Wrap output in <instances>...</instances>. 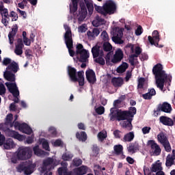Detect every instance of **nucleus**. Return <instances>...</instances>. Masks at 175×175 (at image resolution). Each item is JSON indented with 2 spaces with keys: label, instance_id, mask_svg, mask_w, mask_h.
I'll list each match as a JSON object with an SVG mask.
<instances>
[{
  "label": "nucleus",
  "instance_id": "1",
  "mask_svg": "<svg viewBox=\"0 0 175 175\" xmlns=\"http://www.w3.org/2000/svg\"><path fill=\"white\" fill-rule=\"evenodd\" d=\"M152 73L155 76L157 88L161 90H163L165 79H167V75L163 70V66L160 63L154 65L152 68Z\"/></svg>",
  "mask_w": 175,
  "mask_h": 175
},
{
  "label": "nucleus",
  "instance_id": "2",
  "mask_svg": "<svg viewBox=\"0 0 175 175\" xmlns=\"http://www.w3.org/2000/svg\"><path fill=\"white\" fill-rule=\"evenodd\" d=\"M84 3L80 4L81 9L77 14V19L79 23H81L85 20L87 15L92 16L94 13V1L92 0H83ZM87 9L88 12L87 11Z\"/></svg>",
  "mask_w": 175,
  "mask_h": 175
},
{
  "label": "nucleus",
  "instance_id": "3",
  "mask_svg": "<svg viewBox=\"0 0 175 175\" xmlns=\"http://www.w3.org/2000/svg\"><path fill=\"white\" fill-rule=\"evenodd\" d=\"M95 10L103 14L105 17L107 16V14H114L116 13V10H117V5L116 3L111 0L107 1L103 7L95 5H94Z\"/></svg>",
  "mask_w": 175,
  "mask_h": 175
},
{
  "label": "nucleus",
  "instance_id": "4",
  "mask_svg": "<svg viewBox=\"0 0 175 175\" xmlns=\"http://www.w3.org/2000/svg\"><path fill=\"white\" fill-rule=\"evenodd\" d=\"M67 72L71 81L78 82L81 87L84 85V71L81 70L77 72V70L75 67L68 66Z\"/></svg>",
  "mask_w": 175,
  "mask_h": 175
},
{
  "label": "nucleus",
  "instance_id": "5",
  "mask_svg": "<svg viewBox=\"0 0 175 175\" xmlns=\"http://www.w3.org/2000/svg\"><path fill=\"white\" fill-rule=\"evenodd\" d=\"M64 28L66 31L64 34V40L66 47L68 50V53L70 57H75L76 55V51L73 49V38H72V30L68 25H64Z\"/></svg>",
  "mask_w": 175,
  "mask_h": 175
},
{
  "label": "nucleus",
  "instance_id": "6",
  "mask_svg": "<svg viewBox=\"0 0 175 175\" xmlns=\"http://www.w3.org/2000/svg\"><path fill=\"white\" fill-rule=\"evenodd\" d=\"M137 113L136 107H131L129 111H122L120 109L116 113V118L118 121H125L127 120H131L135 117V114Z\"/></svg>",
  "mask_w": 175,
  "mask_h": 175
},
{
  "label": "nucleus",
  "instance_id": "7",
  "mask_svg": "<svg viewBox=\"0 0 175 175\" xmlns=\"http://www.w3.org/2000/svg\"><path fill=\"white\" fill-rule=\"evenodd\" d=\"M35 167H36V164L32 163L30 161H26L19 164L16 169L18 173H23L24 172L25 175H31L35 172Z\"/></svg>",
  "mask_w": 175,
  "mask_h": 175
},
{
  "label": "nucleus",
  "instance_id": "8",
  "mask_svg": "<svg viewBox=\"0 0 175 175\" xmlns=\"http://www.w3.org/2000/svg\"><path fill=\"white\" fill-rule=\"evenodd\" d=\"M16 157L20 161H26L32 157V150L29 147H20L18 149Z\"/></svg>",
  "mask_w": 175,
  "mask_h": 175
},
{
  "label": "nucleus",
  "instance_id": "9",
  "mask_svg": "<svg viewBox=\"0 0 175 175\" xmlns=\"http://www.w3.org/2000/svg\"><path fill=\"white\" fill-rule=\"evenodd\" d=\"M162 170H163L162 163L156 162L153 163L150 170L148 167L144 166V175H155L153 173H158V172H162Z\"/></svg>",
  "mask_w": 175,
  "mask_h": 175
},
{
  "label": "nucleus",
  "instance_id": "10",
  "mask_svg": "<svg viewBox=\"0 0 175 175\" xmlns=\"http://www.w3.org/2000/svg\"><path fill=\"white\" fill-rule=\"evenodd\" d=\"M152 37L149 36L148 37V40L150 44L155 46L156 47H159L162 49L163 47V45H159V32L158 30H154L152 33Z\"/></svg>",
  "mask_w": 175,
  "mask_h": 175
},
{
  "label": "nucleus",
  "instance_id": "11",
  "mask_svg": "<svg viewBox=\"0 0 175 175\" xmlns=\"http://www.w3.org/2000/svg\"><path fill=\"white\" fill-rule=\"evenodd\" d=\"M172 105L167 102L163 103V104H159L156 110H154L155 116H158L161 111L163 113H172Z\"/></svg>",
  "mask_w": 175,
  "mask_h": 175
},
{
  "label": "nucleus",
  "instance_id": "12",
  "mask_svg": "<svg viewBox=\"0 0 175 175\" xmlns=\"http://www.w3.org/2000/svg\"><path fill=\"white\" fill-rule=\"evenodd\" d=\"M15 129H18V131L23 132V133H26V135H31L32 133V129H31L27 123H20L18 122H14Z\"/></svg>",
  "mask_w": 175,
  "mask_h": 175
},
{
  "label": "nucleus",
  "instance_id": "13",
  "mask_svg": "<svg viewBox=\"0 0 175 175\" xmlns=\"http://www.w3.org/2000/svg\"><path fill=\"white\" fill-rule=\"evenodd\" d=\"M124 33L122 31L118 28H116L113 32V36L112 37V40L116 43V44H124V40L121 39Z\"/></svg>",
  "mask_w": 175,
  "mask_h": 175
},
{
  "label": "nucleus",
  "instance_id": "14",
  "mask_svg": "<svg viewBox=\"0 0 175 175\" xmlns=\"http://www.w3.org/2000/svg\"><path fill=\"white\" fill-rule=\"evenodd\" d=\"M5 85L14 98H18L20 96V91H18V88H17L16 83L6 82Z\"/></svg>",
  "mask_w": 175,
  "mask_h": 175
},
{
  "label": "nucleus",
  "instance_id": "15",
  "mask_svg": "<svg viewBox=\"0 0 175 175\" xmlns=\"http://www.w3.org/2000/svg\"><path fill=\"white\" fill-rule=\"evenodd\" d=\"M148 146H150L151 150H152V155L154 157H158L159 155H161V152L162 151V149H161V147L154 140H149L148 141Z\"/></svg>",
  "mask_w": 175,
  "mask_h": 175
},
{
  "label": "nucleus",
  "instance_id": "16",
  "mask_svg": "<svg viewBox=\"0 0 175 175\" xmlns=\"http://www.w3.org/2000/svg\"><path fill=\"white\" fill-rule=\"evenodd\" d=\"M5 132L7 136H9L10 137H13L14 139H16L17 140H19V142H23L24 139L23 135H20L18 132L16 131H12L9 128H7L5 130Z\"/></svg>",
  "mask_w": 175,
  "mask_h": 175
},
{
  "label": "nucleus",
  "instance_id": "17",
  "mask_svg": "<svg viewBox=\"0 0 175 175\" xmlns=\"http://www.w3.org/2000/svg\"><path fill=\"white\" fill-rule=\"evenodd\" d=\"M123 58L124 52H122L121 49H118L115 51V54L113 55V57L111 59V62H113V64H118V62H121V61H122Z\"/></svg>",
  "mask_w": 175,
  "mask_h": 175
},
{
  "label": "nucleus",
  "instance_id": "18",
  "mask_svg": "<svg viewBox=\"0 0 175 175\" xmlns=\"http://www.w3.org/2000/svg\"><path fill=\"white\" fill-rule=\"evenodd\" d=\"M142 51H143L142 48H140V46H137L135 49V53L129 56V62L131 66H135V58H137V57L142 54Z\"/></svg>",
  "mask_w": 175,
  "mask_h": 175
},
{
  "label": "nucleus",
  "instance_id": "19",
  "mask_svg": "<svg viewBox=\"0 0 175 175\" xmlns=\"http://www.w3.org/2000/svg\"><path fill=\"white\" fill-rule=\"evenodd\" d=\"M23 49H24V43L23 39L18 38L17 44L15 46L14 53L16 55H22Z\"/></svg>",
  "mask_w": 175,
  "mask_h": 175
},
{
  "label": "nucleus",
  "instance_id": "20",
  "mask_svg": "<svg viewBox=\"0 0 175 175\" xmlns=\"http://www.w3.org/2000/svg\"><path fill=\"white\" fill-rule=\"evenodd\" d=\"M86 79L90 84H94L96 81V75L93 70H88L85 72Z\"/></svg>",
  "mask_w": 175,
  "mask_h": 175
},
{
  "label": "nucleus",
  "instance_id": "21",
  "mask_svg": "<svg viewBox=\"0 0 175 175\" xmlns=\"http://www.w3.org/2000/svg\"><path fill=\"white\" fill-rule=\"evenodd\" d=\"M1 15L2 17L1 23L3 24L5 27H8V24L9 23V21H10V14H9V10L8 8L4 10L3 12H1Z\"/></svg>",
  "mask_w": 175,
  "mask_h": 175
},
{
  "label": "nucleus",
  "instance_id": "22",
  "mask_svg": "<svg viewBox=\"0 0 175 175\" xmlns=\"http://www.w3.org/2000/svg\"><path fill=\"white\" fill-rule=\"evenodd\" d=\"M18 31V27L17 26V25H15L12 29V31L9 32L8 39L11 44H13L14 42V36H16V35L17 34Z\"/></svg>",
  "mask_w": 175,
  "mask_h": 175
},
{
  "label": "nucleus",
  "instance_id": "23",
  "mask_svg": "<svg viewBox=\"0 0 175 175\" xmlns=\"http://www.w3.org/2000/svg\"><path fill=\"white\" fill-rule=\"evenodd\" d=\"M160 122H161V124L163 125H167V126H173V125H174V122H173V120L166 116H161Z\"/></svg>",
  "mask_w": 175,
  "mask_h": 175
},
{
  "label": "nucleus",
  "instance_id": "24",
  "mask_svg": "<svg viewBox=\"0 0 175 175\" xmlns=\"http://www.w3.org/2000/svg\"><path fill=\"white\" fill-rule=\"evenodd\" d=\"M79 55H80V57H77V59H79V62H87V59L90 58V52L85 49Z\"/></svg>",
  "mask_w": 175,
  "mask_h": 175
},
{
  "label": "nucleus",
  "instance_id": "25",
  "mask_svg": "<svg viewBox=\"0 0 175 175\" xmlns=\"http://www.w3.org/2000/svg\"><path fill=\"white\" fill-rule=\"evenodd\" d=\"M128 152H131L132 154H135L136 151H139L140 150V146H139V143L137 142H133L131 143L127 148Z\"/></svg>",
  "mask_w": 175,
  "mask_h": 175
},
{
  "label": "nucleus",
  "instance_id": "26",
  "mask_svg": "<svg viewBox=\"0 0 175 175\" xmlns=\"http://www.w3.org/2000/svg\"><path fill=\"white\" fill-rule=\"evenodd\" d=\"M111 83L116 88L122 87L124 84V79L122 77H113L111 79Z\"/></svg>",
  "mask_w": 175,
  "mask_h": 175
},
{
  "label": "nucleus",
  "instance_id": "27",
  "mask_svg": "<svg viewBox=\"0 0 175 175\" xmlns=\"http://www.w3.org/2000/svg\"><path fill=\"white\" fill-rule=\"evenodd\" d=\"M132 121H133V118L123 121V122L122 123V128H123V129H126V131H132V129H133V126L132 125Z\"/></svg>",
  "mask_w": 175,
  "mask_h": 175
},
{
  "label": "nucleus",
  "instance_id": "28",
  "mask_svg": "<svg viewBox=\"0 0 175 175\" xmlns=\"http://www.w3.org/2000/svg\"><path fill=\"white\" fill-rule=\"evenodd\" d=\"M80 0H71L72 3L70 4V12L72 13V14H75L77 12V9H79V1Z\"/></svg>",
  "mask_w": 175,
  "mask_h": 175
},
{
  "label": "nucleus",
  "instance_id": "29",
  "mask_svg": "<svg viewBox=\"0 0 175 175\" xmlns=\"http://www.w3.org/2000/svg\"><path fill=\"white\" fill-rule=\"evenodd\" d=\"M75 175H84L87 174L88 168L87 166L82 165L78 168L73 170Z\"/></svg>",
  "mask_w": 175,
  "mask_h": 175
},
{
  "label": "nucleus",
  "instance_id": "30",
  "mask_svg": "<svg viewBox=\"0 0 175 175\" xmlns=\"http://www.w3.org/2000/svg\"><path fill=\"white\" fill-rule=\"evenodd\" d=\"M4 78L5 80L10 81L11 83L16 81V75L11 71H5L4 72Z\"/></svg>",
  "mask_w": 175,
  "mask_h": 175
},
{
  "label": "nucleus",
  "instance_id": "31",
  "mask_svg": "<svg viewBox=\"0 0 175 175\" xmlns=\"http://www.w3.org/2000/svg\"><path fill=\"white\" fill-rule=\"evenodd\" d=\"M3 146L5 150H10V148L14 147V142L12 138H8L4 142Z\"/></svg>",
  "mask_w": 175,
  "mask_h": 175
},
{
  "label": "nucleus",
  "instance_id": "32",
  "mask_svg": "<svg viewBox=\"0 0 175 175\" xmlns=\"http://www.w3.org/2000/svg\"><path fill=\"white\" fill-rule=\"evenodd\" d=\"M157 140L159 143H161V144H163L166 142H169L167 136L163 132H161L157 135Z\"/></svg>",
  "mask_w": 175,
  "mask_h": 175
},
{
  "label": "nucleus",
  "instance_id": "33",
  "mask_svg": "<svg viewBox=\"0 0 175 175\" xmlns=\"http://www.w3.org/2000/svg\"><path fill=\"white\" fill-rule=\"evenodd\" d=\"M12 121H13V114L9 113L5 118V125H8L10 128H13L16 121H14L13 122Z\"/></svg>",
  "mask_w": 175,
  "mask_h": 175
},
{
  "label": "nucleus",
  "instance_id": "34",
  "mask_svg": "<svg viewBox=\"0 0 175 175\" xmlns=\"http://www.w3.org/2000/svg\"><path fill=\"white\" fill-rule=\"evenodd\" d=\"M6 69L7 70H12L14 73H17L18 71V64L16 62H13L8 65Z\"/></svg>",
  "mask_w": 175,
  "mask_h": 175
},
{
  "label": "nucleus",
  "instance_id": "35",
  "mask_svg": "<svg viewBox=\"0 0 175 175\" xmlns=\"http://www.w3.org/2000/svg\"><path fill=\"white\" fill-rule=\"evenodd\" d=\"M100 33V31H99V29L98 28H94L92 31H88L87 32V35L89 38H96Z\"/></svg>",
  "mask_w": 175,
  "mask_h": 175
},
{
  "label": "nucleus",
  "instance_id": "36",
  "mask_svg": "<svg viewBox=\"0 0 175 175\" xmlns=\"http://www.w3.org/2000/svg\"><path fill=\"white\" fill-rule=\"evenodd\" d=\"M33 151L35 155H37V157H43V155H46V152L39 148V146H34L33 148Z\"/></svg>",
  "mask_w": 175,
  "mask_h": 175
},
{
  "label": "nucleus",
  "instance_id": "37",
  "mask_svg": "<svg viewBox=\"0 0 175 175\" xmlns=\"http://www.w3.org/2000/svg\"><path fill=\"white\" fill-rule=\"evenodd\" d=\"M76 137L79 142H85L87 140V133L85 131H81V133L77 132L76 133Z\"/></svg>",
  "mask_w": 175,
  "mask_h": 175
},
{
  "label": "nucleus",
  "instance_id": "38",
  "mask_svg": "<svg viewBox=\"0 0 175 175\" xmlns=\"http://www.w3.org/2000/svg\"><path fill=\"white\" fill-rule=\"evenodd\" d=\"M113 151L115 155H120V154H122L124 151V147L121 144L115 145L113 146Z\"/></svg>",
  "mask_w": 175,
  "mask_h": 175
},
{
  "label": "nucleus",
  "instance_id": "39",
  "mask_svg": "<svg viewBox=\"0 0 175 175\" xmlns=\"http://www.w3.org/2000/svg\"><path fill=\"white\" fill-rule=\"evenodd\" d=\"M100 51V46H94L92 48V54L93 58H98L99 57V53Z\"/></svg>",
  "mask_w": 175,
  "mask_h": 175
},
{
  "label": "nucleus",
  "instance_id": "40",
  "mask_svg": "<svg viewBox=\"0 0 175 175\" xmlns=\"http://www.w3.org/2000/svg\"><path fill=\"white\" fill-rule=\"evenodd\" d=\"M135 139V134L133 132H130L129 133H126L124 137H123V142H132Z\"/></svg>",
  "mask_w": 175,
  "mask_h": 175
},
{
  "label": "nucleus",
  "instance_id": "41",
  "mask_svg": "<svg viewBox=\"0 0 175 175\" xmlns=\"http://www.w3.org/2000/svg\"><path fill=\"white\" fill-rule=\"evenodd\" d=\"M174 159L170 157V154H168L166 157L165 166L167 167H172L174 165Z\"/></svg>",
  "mask_w": 175,
  "mask_h": 175
},
{
  "label": "nucleus",
  "instance_id": "42",
  "mask_svg": "<svg viewBox=\"0 0 175 175\" xmlns=\"http://www.w3.org/2000/svg\"><path fill=\"white\" fill-rule=\"evenodd\" d=\"M92 24L94 27H99V25H103V24H105V19L97 16L96 21H93Z\"/></svg>",
  "mask_w": 175,
  "mask_h": 175
},
{
  "label": "nucleus",
  "instance_id": "43",
  "mask_svg": "<svg viewBox=\"0 0 175 175\" xmlns=\"http://www.w3.org/2000/svg\"><path fill=\"white\" fill-rule=\"evenodd\" d=\"M128 63L124 62L122 65H120L118 68H117V72L118 73H124L126 69H128Z\"/></svg>",
  "mask_w": 175,
  "mask_h": 175
},
{
  "label": "nucleus",
  "instance_id": "44",
  "mask_svg": "<svg viewBox=\"0 0 175 175\" xmlns=\"http://www.w3.org/2000/svg\"><path fill=\"white\" fill-rule=\"evenodd\" d=\"M72 158H73V154L69 152H64L62 156V159L64 161H71Z\"/></svg>",
  "mask_w": 175,
  "mask_h": 175
},
{
  "label": "nucleus",
  "instance_id": "45",
  "mask_svg": "<svg viewBox=\"0 0 175 175\" xmlns=\"http://www.w3.org/2000/svg\"><path fill=\"white\" fill-rule=\"evenodd\" d=\"M97 137L99 142H103L106 137H107V133H104L103 131H100L98 133Z\"/></svg>",
  "mask_w": 175,
  "mask_h": 175
},
{
  "label": "nucleus",
  "instance_id": "46",
  "mask_svg": "<svg viewBox=\"0 0 175 175\" xmlns=\"http://www.w3.org/2000/svg\"><path fill=\"white\" fill-rule=\"evenodd\" d=\"M84 50V46L81 44H77L76 46L75 54L76 55H79Z\"/></svg>",
  "mask_w": 175,
  "mask_h": 175
},
{
  "label": "nucleus",
  "instance_id": "47",
  "mask_svg": "<svg viewBox=\"0 0 175 175\" xmlns=\"http://www.w3.org/2000/svg\"><path fill=\"white\" fill-rule=\"evenodd\" d=\"M103 47L104 51H111V49H113L111 44L109 43V42H104Z\"/></svg>",
  "mask_w": 175,
  "mask_h": 175
},
{
  "label": "nucleus",
  "instance_id": "48",
  "mask_svg": "<svg viewBox=\"0 0 175 175\" xmlns=\"http://www.w3.org/2000/svg\"><path fill=\"white\" fill-rule=\"evenodd\" d=\"M144 83H146L145 78L141 77L138 79V85H137L138 90L143 89V87H144Z\"/></svg>",
  "mask_w": 175,
  "mask_h": 175
},
{
  "label": "nucleus",
  "instance_id": "49",
  "mask_svg": "<svg viewBox=\"0 0 175 175\" xmlns=\"http://www.w3.org/2000/svg\"><path fill=\"white\" fill-rule=\"evenodd\" d=\"M42 146L44 150H46V151H50V146L49 144V142L47 141V139H42Z\"/></svg>",
  "mask_w": 175,
  "mask_h": 175
},
{
  "label": "nucleus",
  "instance_id": "50",
  "mask_svg": "<svg viewBox=\"0 0 175 175\" xmlns=\"http://www.w3.org/2000/svg\"><path fill=\"white\" fill-rule=\"evenodd\" d=\"M161 144L164 147L166 152H170V151H172V146H170V142H169V141H167L166 142H164V144Z\"/></svg>",
  "mask_w": 175,
  "mask_h": 175
},
{
  "label": "nucleus",
  "instance_id": "51",
  "mask_svg": "<svg viewBox=\"0 0 175 175\" xmlns=\"http://www.w3.org/2000/svg\"><path fill=\"white\" fill-rule=\"evenodd\" d=\"M83 163V161L81 159L75 158L72 160V165L73 166H80Z\"/></svg>",
  "mask_w": 175,
  "mask_h": 175
},
{
  "label": "nucleus",
  "instance_id": "52",
  "mask_svg": "<svg viewBox=\"0 0 175 175\" xmlns=\"http://www.w3.org/2000/svg\"><path fill=\"white\" fill-rule=\"evenodd\" d=\"M87 29H88V28L87 27V25L85 24H83L78 27L79 32H81V33L85 32Z\"/></svg>",
  "mask_w": 175,
  "mask_h": 175
},
{
  "label": "nucleus",
  "instance_id": "53",
  "mask_svg": "<svg viewBox=\"0 0 175 175\" xmlns=\"http://www.w3.org/2000/svg\"><path fill=\"white\" fill-rule=\"evenodd\" d=\"M94 62H96V64H99V65H105V59L102 57H98L94 59Z\"/></svg>",
  "mask_w": 175,
  "mask_h": 175
},
{
  "label": "nucleus",
  "instance_id": "54",
  "mask_svg": "<svg viewBox=\"0 0 175 175\" xmlns=\"http://www.w3.org/2000/svg\"><path fill=\"white\" fill-rule=\"evenodd\" d=\"M101 38L103 39L104 42H109V34H107L106 31L102 32Z\"/></svg>",
  "mask_w": 175,
  "mask_h": 175
},
{
  "label": "nucleus",
  "instance_id": "55",
  "mask_svg": "<svg viewBox=\"0 0 175 175\" xmlns=\"http://www.w3.org/2000/svg\"><path fill=\"white\" fill-rule=\"evenodd\" d=\"M143 33V27L141 25H138L137 29H135V35L140 36Z\"/></svg>",
  "mask_w": 175,
  "mask_h": 175
},
{
  "label": "nucleus",
  "instance_id": "56",
  "mask_svg": "<svg viewBox=\"0 0 175 175\" xmlns=\"http://www.w3.org/2000/svg\"><path fill=\"white\" fill-rule=\"evenodd\" d=\"M96 113L98 114L99 116H102L103 113H105V107H98L97 109H96Z\"/></svg>",
  "mask_w": 175,
  "mask_h": 175
},
{
  "label": "nucleus",
  "instance_id": "57",
  "mask_svg": "<svg viewBox=\"0 0 175 175\" xmlns=\"http://www.w3.org/2000/svg\"><path fill=\"white\" fill-rule=\"evenodd\" d=\"M6 94V88L3 83H0V95H5Z\"/></svg>",
  "mask_w": 175,
  "mask_h": 175
},
{
  "label": "nucleus",
  "instance_id": "58",
  "mask_svg": "<svg viewBox=\"0 0 175 175\" xmlns=\"http://www.w3.org/2000/svg\"><path fill=\"white\" fill-rule=\"evenodd\" d=\"M12 64V59L9 57H5L3 60V65L5 66H8V65H10Z\"/></svg>",
  "mask_w": 175,
  "mask_h": 175
},
{
  "label": "nucleus",
  "instance_id": "59",
  "mask_svg": "<svg viewBox=\"0 0 175 175\" xmlns=\"http://www.w3.org/2000/svg\"><path fill=\"white\" fill-rule=\"evenodd\" d=\"M49 132L52 134V136H57V129L54 126H50Z\"/></svg>",
  "mask_w": 175,
  "mask_h": 175
},
{
  "label": "nucleus",
  "instance_id": "60",
  "mask_svg": "<svg viewBox=\"0 0 175 175\" xmlns=\"http://www.w3.org/2000/svg\"><path fill=\"white\" fill-rule=\"evenodd\" d=\"M27 5V0H23L21 3H18V7L20 8V9H25Z\"/></svg>",
  "mask_w": 175,
  "mask_h": 175
},
{
  "label": "nucleus",
  "instance_id": "61",
  "mask_svg": "<svg viewBox=\"0 0 175 175\" xmlns=\"http://www.w3.org/2000/svg\"><path fill=\"white\" fill-rule=\"evenodd\" d=\"M142 131L144 135H147L148 133H150V131H151V127L144 126V128H142Z\"/></svg>",
  "mask_w": 175,
  "mask_h": 175
},
{
  "label": "nucleus",
  "instance_id": "62",
  "mask_svg": "<svg viewBox=\"0 0 175 175\" xmlns=\"http://www.w3.org/2000/svg\"><path fill=\"white\" fill-rule=\"evenodd\" d=\"M5 140L6 137L0 131V146H3V144L5 143Z\"/></svg>",
  "mask_w": 175,
  "mask_h": 175
},
{
  "label": "nucleus",
  "instance_id": "63",
  "mask_svg": "<svg viewBox=\"0 0 175 175\" xmlns=\"http://www.w3.org/2000/svg\"><path fill=\"white\" fill-rule=\"evenodd\" d=\"M99 150L100 149L97 145H93L92 151L93 152H94V154H96V155H98V154H99Z\"/></svg>",
  "mask_w": 175,
  "mask_h": 175
},
{
  "label": "nucleus",
  "instance_id": "64",
  "mask_svg": "<svg viewBox=\"0 0 175 175\" xmlns=\"http://www.w3.org/2000/svg\"><path fill=\"white\" fill-rule=\"evenodd\" d=\"M142 98H144L146 100H150V99H152V97L150 95V93H146L142 94Z\"/></svg>",
  "mask_w": 175,
  "mask_h": 175
}]
</instances>
